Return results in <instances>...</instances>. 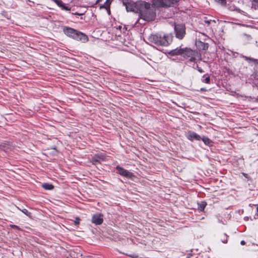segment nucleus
I'll list each match as a JSON object with an SVG mask.
<instances>
[{"label":"nucleus","mask_w":258,"mask_h":258,"mask_svg":"<svg viewBox=\"0 0 258 258\" xmlns=\"http://www.w3.org/2000/svg\"><path fill=\"white\" fill-rule=\"evenodd\" d=\"M139 13L140 18L147 22L154 21L156 16L155 7L150 3L143 1L141 2Z\"/></svg>","instance_id":"nucleus-1"},{"label":"nucleus","mask_w":258,"mask_h":258,"mask_svg":"<svg viewBox=\"0 0 258 258\" xmlns=\"http://www.w3.org/2000/svg\"><path fill=\"white\" fill-rule=\"evenodd\" d=\"M173 38V36L171 34L162 35L157 33L151 34L148 37V40L157 46H167L172 42Z\"/></svg>","instance_id":"nucleus-2"},{"label":"nucleus","mask_w":258,"mask_h":258,"mask_svg":"<svg viewBox=\"0 0 258 258\" xmlns=\"http://www.w3.org/2000/svg\"><path fill=\"white\" fill-rule=\"evenodd\" d=\"M63 32L68 37L77 41L85 42L88 40L85 34L69 27H64L63 29Z\"/></svg>","instance_id":"nucleus-3"},{"label":"nucleus","mask_w":258,"mask_h":258,"mask_svg":"<svg viewBox=\"0 0 258 258\" xmlns=\"http://www.w3.org/2000/svg\"><path fill=\"white\" fill-rule=\"evenodd\" d=\"M141 2L135 3L131 0H122V4L125 7L127 12H133L136 13H139Z\"/></svg>","instance_id":"nucleus-4"},{"label":"nucleus","mask_w":258,"mask_h":258,"mask_svg":"<svg viewBox=\"0 0 258 258\" xmlns=\"http://www.w3.org/2000/svg\"><path fill=\"white\" fill-rule=\"evenodd\" d=\"M182 55L184 58L189 59L190 61L192 62L195 61L197 58L199 57L200 55L198 51L186 47L183 49Z\"/></svg>","instance_id":"nucleus-5"},{"label":"nucleus","mask_w":258,"mask_h":258,"mask_svg":"<svg viewBox=\"0 0 258 258\" xmlns=\"http://www.w3.org/2000/svg\"><path fill=\"white\" fill-rule=\"evenodd\" d=\"M185 26L183 24H174V32L177 38L181 40L185 35Z\"/></svg>","instance_id":"nucleus-6"},{"label":"nucleus","mask_w":258,"mask_h":258,"mask_svg":"<svg viewBox=\"0 0 258 258\" xmlns=\"http://www.w3.org/2000/svg\"><path fill=\"white\" fill-rule=\"evenodd\" d=\"M153 4L158 7H170L177 3L176 0H152Z\"/></svg>","instance_id":"nucleus-7"},{"label":"nucleus","mask_w":258,"mask_h":258,"mask_svg":"<svg viewBox=\"0 0 258 258\" xmlns=\"http://www.w3.org/2000/svg\"><path fill=\"white\" fill-rule=\"evenodd\" d=\"M116 168L117 170L118 173L121 176L127 178H131L133 176V173L120 167L119 166H117Z\"/></svg>","instance_id":"nucleus-8"},{"label":"nucleus","mask_w":258,"mask_h":258,"mask_svg":"<svg viewBox=\"0 0 258 258\" xmlns=\"http://www.w3.org/2000/svg\"><path fill=\"white\" fill-rule=\"evenodd\" d=\"M91 221L96 225H100L103 222V215L101 214L94 215L92 217Z\"/></svg>","instance_id":"nucleus-9"},{"label":"nucleus","mask_w":258,"mask_h":258,"mask_svg":"<svg viewBox=\"0 0 258 258\" xmlns=\"http://www.w3.org/2000/svg\"><path fill=\"white\" fill-rule=\"evenodd\" d=\"M186 137L191 141H193L194 140L200 141L201 140L200 136L192 131L188 132L186 135Z\"/></svg>","instance_id":"nucleus-10"},{"label":"nucleus","mask_w":258,"mask_h":258,"mask_svg":"<svg viewBox=\"0 0 258 258\" xmlns=\"http://www.w3.org/2000/svg\"><path fill=\"white\" fill-rule=\"evenodd\" d=\"M184 48L181 47H177L174 49L170 50L168 54L171 56H175L178 55H182L183 53Z\"/></svg>","instance_id":"nucleus-11"},{"label":"nucleus","mask_w":258,"mask_h":258,"mask_svg":"<svg viewBox=\"0 0 258 258\" xmlns=\"http://www.w3.org/2000/svg\"><path fill=\"white\" fill-rule=\"evenodd\" d=\"M112 0H106L105 2L103 5H102L100 6V9H106L108 14H110V6L112 3Z\"/></svg>","instance_id":"nucleus-12"},{"label":"nucleus","mask_w":258,"mask_h":258,"mask_svg":"<svg viewBox=\"0 0 258 258\" xmlns=\"http://www.w3.org/2000/svg\"><path fill=\"white\" fill-rule=\"evenodd\" d=\"M198 209L200 211H203L207 206V203L205 201H202L198 204Z\"/></svg>","instance_id":"nucleus-13"},{"label":"nucleus","mask_w":258,"mask_h":258,"mask_svg":"<svg viewBox=\"0 0 258 258\" xmlns=\"http://www.w3.org/2000/svg\"><path fill=\"white\" fill-rule=\"evenodd\" d=\"M241 57L244 58L245 60H246L248 62H255L257 61V59L253 58L252 57H247L246 56H244L243 55H241L240 56Z\"/></svg>","instance_id":"nucleus-14"},{"label":"nucleus","mask_w":258,"mask_h":258,"mask_svg":"<svg viewBox=\"0 0 258 258\" xmlns=\"http://www.w3.org/2000/svg\"><path fill=\"white\" fill-rule=\"evenodd\" d=\"M42 187L47 190H51L53 188L54 186L51 184L49 183H44L42 185Z\"/></svg>","instance_id":"nucleus-15"},{"label":"nucleus","mask_w":258,"mask_h":258,"mask_svg":"<svg viewBox=\"0 0 258 258\" xmlns=\"http://www.w3.org/2000/svg\"><path fill=\"white\" fill-rule=\"evenodd\" d=\"M92 162L94 165H96L97 164L100 163L99 157L96 155L93 157L92 158Z\"/></svg>","instance_id":"nucleus-16"},{"label":"nucleus","mask_w":258,"mask_h":258,"mask_svg":"<svg viewBox=\"0 0 258 258\" xmlns=\"http://www.w3.org/2000/svg\"><path fill=\"white\" fill-rule=\"evenodd\" d=\"M201 140H203L206 145H210L212 143L211 141L207 137H204L203 138H201Z\"/></svg>","instance_id":"nucleus-17"},{"label":"nucleus","mask_w":258,"mask_h":258,"mask_svg":"<svg viewBox=\"0 0 258 258\" xmlns=\"http://www.w3.org/2000/svg\"><path fill=\"white\" fill-rule=\"evenodd\" d=\"M228 236L226 234H223L221 235V240L224 243L227 242Z\"/></svg>","instance_id":"nucleus-18"},{"label":"nucleus","mask_w":258,"mask_h":258,"mask_svg":"<svg viewBox=\"0 0 258 258\" xmlns=\"http://www.w3.org/2000/svg\"><path fill=\"white\" fill-rule=\"evenodd\" d=\"M8 145L5 143L4 145L1 146V149L5 152H8L9 147H7Z\"/></svg>","instance_id":"nucleus-19"},{"label":"nucleus","mask_w":258,"mask_h":258,"mask_svg":"<svg viewBox=\"0 0 258 258\" xmlns=\"http://www.w3.org/2000/svg\"><path fill=\"white\" fill-rule=\"evenodd\" d=\"M24 214H25L26 216L31 217V213L29 212L27 209H24L23 210H20Z\"/></svg>","instance_id":"nucleus-20"},{"label":"nucleus","mask_w":258,"mask_h":258,"mask_svg":"<svg viewBox=\"0 0 258 258\" xmlns=\"http://www.w3.org/2000/svg\"><path fill=\"white\" fill-rule=\"evenodd\" d=\"M54 2L58 6H61L62 5V2L61 0H51Z\"/></svg>","instance_id":"nucleus-21"},{"label":"nucleus","mask_w":258,"mask_h":258,"mask_svg":"<svg viewBox=\"0 0 258 258\" xmlns=\"http://www.w3.org/2000/svg\"><path fill=\"white\" fill-rule=\"evenodd\" d=\"M62 10H66V11H69L70 10V8H69L68 7L66 6L64 4L62 3V5H61V6H59Z\"/></svg>","instance_id":"nucleus-22"},{"label":"nucleus","mask_w":258,"mask_h":258,"mask_svg":"<svg viewBox=\"0 0 258 258\" xmlns=\"http://www.w3.org/2000/svg\"><path fill=\"white\" fill-rule=\"evenodd\" d=\"M96 156H97L99 157V160L100 161V162L101 161H104V156L102 154H97V155H95Z\"/></svg>","instance_id":"nucleus-23"},{"label":"nucleus","mask_w":258,"mask_h":258,"mask_svg":"<svg viewBox=\"0 0 258 258\" xmlns=\"http://www.w3.org/2000/svg\"><path fill=\"white\" fill-rule=\"evenodd\" d=\"M203 82L207 83V84H210V77H206L204 81H203Z\"/></svg>","instance_id":"nucleus-24"},{"label":"nucleus","mask_w":258,"mask_h":258,"mask_svg":"<svg viewBox=\"0 0 258 258\" xmlns=\"http://www.w3.org/2000/svg\"><path fill=\"white\" fill-rule=\"evenodd\" d=\"M216 1L222 5H225L226 4V0H216Z\"/></svg>","instance_id":"nucleus-25"},{"label":"nucleus","mask_w":258,"mask_h":258,"mask_svg":"<svg viewBox=\"0 0 258 258\" xmlns=\"http://www.w3.org/2000/svg\"><path fill=\"white\" fill-rule=\"evenodd\" d=\"M10 226L12 228H14V229H18V230H20V228L19 227H18V226L16 225H13V224H11L10 225Z\"/></svg>","instance_id":"nucleus-26"},{"label":"nucleus","mask_w":258,"mask_h":258,"mask_svg":"<svg viewBox=\"0 0 258 258\" xmlns=\"http://www.w3.org/2000/svg\"><path fill=\"white\" fill-rule=\"evenodd\" d=\"M80 218H76L75 219V220L74 221L75 225H78L79 224V223H80Z\"/></svg>","instance_id":"nucleus-27"},{"label":"nucleus","mask_w":258,"mask_h":258,"mask_svg":"<svg viewBox=\"0 0 258 258\" xmlns=\"http://www.w3.org/2000/svg\"><path fill=\"white\" fill-rule=\"evenodd\" d=\"M198 70L199 72H200V73H203V70L201 68H199L198 67Z\"/></svg>","instance_id":"nucleus-28"},{"label":"nucleus","mask_w":258,"mask_h":258,"mask_svg":"<svg viewBox=\"0 0 258 258\" xmlns=\"http://www.w3.org/2000/svg\"><path fill=\"white\" fill-rule=\"evenodd\" d=\"M240 244L242 245H244L245 244V242L244 240H242L240 242Z\"/></svg>","instance_id":"nucleus-29"},{"label":"nucleus","mask_w":258,"mask_h":258,"mask_svg":"<svg viewBox=\"0 0 258 258\" xmlns=\"http://www.w3.org/2000/svg\"><path fill=\"white\" fill-rule=\"evenodd\" d=\"M205 23H207L208 25H209L210 24V21L209 20H206Z\"/></svg>","instance_id":"nucleus-30"},{"label":"nucleus","mask_w":258,"mask_h":258,"mask_svg":"<svg viewBox=\"0 0 258 258\" xmlns=\"http://www.w3.org/2000/svg\"><path fill=\"white\" fill-rule=\"evenodd\" d=\"M201 91H207L206 89L204 88H201Z\"/></svg>","instance_id":"nucleus-31"},{"label":"nucleus","mask_w":258,"mask_h":258,"mask_svg":"<svg viewBox=\"0 0 258 258\" xmlns=\"http://www.w3.org/2000/svg\"><path fill=\"white\" fill-rule=\"evenodd\" d=\"M102 0H97V1L96 2V3L95 4H98L99 3H100Z\"/></svg>","instance_id":"nucleus-32"},{"label":"nucleus","mask_w":258,"mask_h":258,"mask_svg":"<svg viewBox=\"0 0 258 258\" xmlns=\"http://www.w3.org/2000/svg\"><path fill=\"white\" fill-rule=\"evenodd\" d=\"M253 2H254L255 3H256L257 4V7H258V0H253Z\"/></svg>","instance_id":"nucleus-33"},{"label":"nucleus","mask_w":258,"mask_h":258,"mask_svg":"<svg viewBox=\"0 0 258 258\" xmlns=\"http://www.w3.org/2000/svg\"><path fill=\"white\" fill-rule=\"evenodd\" d=\"M75 15H81L82 14H79V13H75Z\"/></svg>","instance_id":"nucleus-34"},{"label":"nucleus","mask_w":258,"mask_h":258,"mask_svg":"<svg viewBox=\"0 0 258 258\" xmlns=\"http://www.w3.org/2000/svg\"><path fill=\"white\" fill-rule=\"evenodd\" d=\"M256 210H257V212H258V206H257V207Z\"/></svg>","instance_id":"nucleus-35"}]
</instances>
